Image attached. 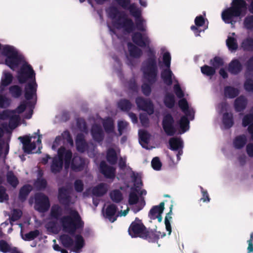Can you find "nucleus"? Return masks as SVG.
Here are the masks:
<instances>
[{
    "mask_svg": "<svg viewBox=\"0 0 253 253\" xmlns=\"http://www.w3.org/2000/svg\"><path fill=\"white\" fill-rule=\"evenodd\" d=\"M248 5L245 0H232L230 7L225 8L221 13L222 20L226 24H230L232 28L235 27L237 19L241 20L249 12L253 14V1L249 2Z\"/></svg>",
    "mask_w": 253,
    "mask_h": 253,
    "instance_id": "f257e3e1",
    "label": "nucleus"
},
{
    "mask_svg": "<svg viewBox=\"0 0 253 253\" xmlns=\"http://www.w3.org/2000/svg\"><path fill=\"white\" fill-rule=\"evenodd\" d=\"M63 229L72 236H75V249L79 250L83 248L84 241L82 235L77 234L75 235L77 230L82 229L84 226V222L77 211L70 209L69 215L63 216L60 219Z\"/></svg>",
    "mask_w": 253,
    "mask_h": 253,
    "instance_id": "f03ea898",
    "label": "nucleus"
},
{
    "mask_svg": "<svg viewBox=\"0 0 253 253\" xmlns=\"http://www.w3.org/2000/svg\"><path fill=\"white\" fill-rule=\"evenodd\" d=\"M106 12L108 16L115 20L114 25L117 28H123L127 33L135 30V27L133 20L127 17L125 11H120L117 7L111 6L106 10Z\"/></svg>",
    "mask_w": 253,
    "mask_h": 253,
    "instance_id": "7ed1b4c3",
    "label": "nucleus"
},
{
    "mask_svg": "<svg viewBox=\"0 0 253 253\" xmlns=\"http://www.w3.org/2000/svg\"><path fill=\"white\" fill-rule=\"evenodd\" d=\"M72 156L71 150H66L64 146L60 147L57 151V156L52 158L50 166L51 172L56 174L61 171L63 168V160H64L65 168H68L70 165Z\"/></svg>",
    "mask_w": 253,
    "mask_h": 253,
    "instance_id": "20e7f679",
    "label": "nucleus"
},
{
    "mask_svg": "<svg viewBox=\"0 0 253 253\" xmlns=\"http://www.w3.org/2000/svg\"><path fill=\"white\" fill-rule=\"evenodd\" d=\"M141 70L147 82L151 84L156 82L158 73L157 59L147 58L142 62Z\"/></svg>",
    "mask_w": 253,
    "mask_h": 253,
    "instance_id": "39448f33",
    "label": "nucleus"
},
{
    "mask_svg": "<svg viewBox=\"0 0 253 253\" xmlns=\"http://www.w3.org/2000/svg\"><path fill=\"white\" fill-rule=\"evenodd\" d=\"M2 54L5 56V64L11 70H15L24 61V57L12 46L5 45L3 47Z\"/></svg>",
    "mask_w": 253,
    "mask_h": 253,
    "instance_id": "423d86ee",
    "label": "nucleus"
},
{
    "mask_svg": "<svg viewBox=\"0 0 253 253\" xmlns=\"http://www.w3.org/2000/svg\"><path fill=\"white\" fill-rule=\"evenodd\" d=\"M35 75L36 74L32 66L26 63L22 65L18 71L17 79L20 84H23L28 81L36 80Z\"/></svg>",
    "mask_w": 253,
    "mask_h": 253,
    "instance_id": "0eeeda50",
    "label": "nucleus"
},
{
    "mask_svg": "<svg viewBox=\"0 0 253 253\" xmlns=\"http://www.w3.org/2000/svg\"><path fill=\"white\" fill-rule=\"evenodd\" d=\"M48 197L43 193H37L35 196V209L40 212H45L50 208Z\"/></svg>",
    "mask_w": 253,
    "mask_h": 253,
    "instance_id": "6e6552de",
    "label": "nucleus"
},
{
    "mask_svg": "<svg viewBox=\"0 0 253 253\" xmlns=\"http://www.w3.org/2000/svg\"><path fill=\"white\" fill-rule=\"evenodd\" d=\"M162 126L164 132L168 136H173L177 129L175 126L173 117L170 113L164 115L162 122Z\"/></svg>",
    "mask_w": 253,
    "mask_h": 253,
    "instance_id": "1a4fd4ad",
    "label": "nucleus"
},
{
    "mask_svg": "<svg viewBox=\"0 0 253 253\" xmlns=\"http://www.w3.org/2000/svg\"><path fill=\"white\" fill-rule=\"evenodd\" d=\"M146 229V227L142 220L138 217H135L134 221L130 224L128 232L132 238H141Z\"/></svg>",
    "mask_w": 253,
    "mask_h": 253,
    "instance_id": "9d476101",
    "label": "nucleus"
},
{
    "mask_svg": "<svg viewBox=\"0 0 253 253\" xmlns=\"http://www.w3.org/2000/svg\"><path fill=\"white\" fill-rule=\"evenodd\" d=\"M131 39L135 45L141 47H148L151 43L148 35L139 32L134 33L132 35Z\"/></svg>",
    "mask_w": 253,
    "mask_h": 253,
    "instance_id": "9b49d317",
    "label": "nucleus"
},
{
    "mask_svg": "<svg viewBox=\"0 0 253 253\" xmlns=\"http://www.w3.org/2000/svg\"><path fill=\"white\" fill-rule=\"evenodd\" d=\"M165 236V233L162 234L161 232H158L155 229L153 230L146 228L141 238L146 240L150 243H155L158 242L160 236L162 238Z\"/></svg>",
    "mask_w": 253,
    "mask_h": 253,
    "instance_id": "f8f14e48",
    "label": "nucleus"
},
{
    "mask_svg": "<svg viewBox=\"0 0 253 253\" xmlns=\"http://www.w3.org/2000/svg\"><path fill=\"white\" fill-rule=\"evenodd\" d=\"M135 103L139 110L147 112L148 114L152 115L154 113V107L152 102L142 97H137L135 99Z\"/></svg>",
    "mask_w": 253,
    "mask_h": 253,
    "instance_id": "ddd939ff",
    "label": "nucleus"
},
{
    "mask_svg": "<svg viewBox=\"0 0 253 253\" xmlns=\"http://www.w3.org/2000/svg\"><path fill=\"white\" fill-rule=\"evenodd\" d=\"M37 84L36 80L29 82L24 87V97L27 100L32 99L34 96H36Z\"/></svg>",
    "mask_w": 253,
    "mask_h": 253,
    "instance_id": "4468645a",
    "label": "nucleus"
},
{
    "mask_svg": "<svg viewBox=\"0 0 253 253\" xmlns=\"http://www.w3.org/2000/svg\"><path fill=\"white\" fill-rule=\"evenodd\" d=\"M99 170L106 178L114 179L115 177L116 169L108 165L105 161L100 162Z\"/></svg>",
    "mask_w": 253,
    "mask_h": 253,
    "instance_id": "2eb2a0df",
    "label": "nucleus"
},
{
    "mask_svg": "<svg viewBox=\"0 0 253 253\" xmlns=\"http://www.w3.org/2000/svg\"><path fill=\"white\" fill-rule=\"evenodd\" d=\"M72 170L75 172L82 171L85 166V160L78 155H74L70 162Z\"/></svg>",
    "mask_w": 253,
    "mask_h": 253,
    "instance_id": "dca6fc26",
    "label": "nucleus"
},
{
    "mask_svg": "<svg viewBox=\"0 0 253 253\" xmlns=\"http://www.w3.org/2000/svg\"><path fill=\"white\" fill-rule=\"evenodd\" d=\"M93 139L98 143L103 141L104 138V133L101 126L98 124L92 125L90 130Z\"/></svg>",
    "mask_w": 253,
    "mask_h": 253,
    "instance_id": "f3484780",
    "label": "nucleus"
},
{
    "mask_svg": "<svg viewBox=\"0 0 253 253\" xmlns=\"http://www.w3.org/2000/svg\"><path fill=\"white\" fill-rule=\"evenodd\" d=\"M58 198L59 202L65 206H69L71 204L72 197L67 189L64 187L59 189Z\"/></svg>",
    "mask_w": 253,
    "mask_h": 253,
    "instance_id": "a211bd4d",
    "label": "nucleus"
},
{
    "mask_svg": "<svg viewBox=\"0 0 253 253\" xmlns=\"http://www.w3.org/2000/svg\"><path fill=\"white\" fill-rule=\"evenodd\" d=\"M117 210L118 208L116 205L114 204L109 205L106 209L105 217L110 222H114L117 220L118 217V215L115 216Z\"/></svg>",
    "mask_w": 253,
    "mask_h": 253,
    "instance_id": "6ab92c4d",
    "label": "nucleus"
},
{
    "mask_svg": "<svg viewBox=\"0 0 253 253\" xmlns=\"http://www.w3.org/2000/svg\"><path fill=\"white\" fill-rule=\"evenodd\" d=\"M248 104L247 98L241 95L237 97L234 101V106L237 112L243 111L246 108Z\"/></svg>",
    "mask_w": 253,
    "mask_h": 253,
    "instance_id": "aec40b11",
    "label": "nucleus"
},
{
    "mask_svg": "<svg viewBox=\"0 0 253 253\" xmlns=\"http://www.w3.org/2000/svg\"><path fill=\"white\" fill-rule=\"evenodd\" d=\"M242 69L243 66L238 59H233L229 64L228 70L231 74L237 75Z\"/></svg>",
    "mask_w": 253,
    "mask_h": 253,
    "instance_id": "412c9836",
    "label": "nucleus"
},
{
    "mask_svg": "<svg viewBox=\"0 0 253 253\" xmlns=\"http://www.w3.org/2000/svg\"><path fill=\"white\" fill-rule=\"evenodd\" d=\"M76 144L77 150L81 153L85 151L87 147V144L85 142L84 136L83 134H78L76 138Z\"/></svg>",
    "mask_w": 253,
    "mask_h": 253,
    "instance_id": "4be33fe9",
    "label": "nucleus"
},
{
    "mask_svg": "<svg viewBox=\"0 0 253 253\" xmlns=\"http://www.w3.org/2000/svg\"><path fill=\"white\" fill-rule=\"evenodd\" d=\"M3 76L1 79L0 84V90L1 91H3L5 87L11 84L13 79L12 74L8 72H3Z\"/></svg>",
    "mask_w": 253,
    "mask_h": 253,
    "instance_id": "5701e85b",
    "label": "nucleus"
},
{
    "mask_svg": "<svg viewBox=\"0 0 253 253\" xmlns=\"http://www.w3.org/2000/svg\"><path fill=\"white\" fill-rule=\"evenodd\" d=\"M107 191V184L105 183H101L92 188V194L96 197H101L104 195Z\"/></svg>",
    "mask_w": 253,
    "mask_h": 253,
    "instance_id": "b1692460",
    "label": "nucleus"
},
{
    "mask_svg": "<svg viewBox=\"0 0 253 253\" xmlns=\"http://www.w3.org/2000/svg\"><path fill=\"white\" fill-rule=\"evenodd\" d=\"M222 122L225 129H229L232 127L234 124L233 113L231 112L224 113L222 115Z\"/></svg>",
    "mask_w": 253,
    "mask_h": 253,
    "instance_id": "393cba45",
    "label": "nucleus"
},
{
    "mask_svg": "<svg viewBox=\"0 0 253 253\" xmlns=\"http://www.w3.org/2000/svg\"><path fill=\"white\" fill-rule=\"evenodd\" d=\"M32 190V187L30 184H26L20 188L18 198L21 202H24Z\"/></svg>",
    "mask_w": 253,
    "mask_h": 253,
    "instance_id": "a878e982",
    "label": "nucleus"
},
{
    "mask_svg": "<svg viewBox=\"0 0 253 253\" xmlns=\"http://www.w3.org/2000/svg\"><path fill=\"white\" fill-rule=\"evenodd\" d=\"M102 124L107 133L109 134L115 132L114 121L112 118L109 117L104 119Z\"/></svg>",
    "mask_w": 253,
    "mask_h": 253,
    "instance_id": "bb28decb",
    "label": "nucleus"
},
{
    "mask_svg": "<svg viewBox=\"0 0 253 253\" xmlns=\"http://www.w3.org/2000/svg\"><path fill=\"white\" fill-rule=\"evenodd\" d=\"M129 55L134 58H140L142 54V51L139 47L131 42L127 43Z\"/></svg>",
    "mask_w": 253,
    "mask_h": 253,
    "instance_id": "cd10ccee",
    "label": "nucleus"
},
{
    "mask_svg": "<svg viewBox=\"0 0 253 253\" xmlns=\"http://www.w3.org/2000/svg\"><path fill=\"white\" fill-rule=\"evenodd\" d=\"M169 149L172 151H177L183 147V141L180 138L172 137L169 140Z\"/></svg>",
    "mask_w": 253,
    "mask_h": 253,
    "instance_id": "c85d7f7f",
    "label": "nucleus"
},
{
    "mask_svg": "<svg viewBox=\"0 0 253 253\" xmlns=\"http://www.w3.org/2000/svg\"><path fill=\"white\" fill-rule=\"evenodd\" d=\"M247 142V137L245 134H242L237 136L234 139L233 144L234 147L236 149H241L243 148Z\"/></svg>",
    "mask_w": 253,
    "mask_h": 253,
    "instance_id": "c756f323",
    "label": "nucleus"
},
{
    "mask_svg": "<svg viewBox=\"0 0 253 253\" xmlns=\"http://www.w3.org/2000/svg\"><path fill=\"white\" fill-rule=\"evenodd\" d=\"M161 78L164 83L168 86H170L172 84V73L170 68L164 69L161 72Z\"/></svg>",
    "mask_w": 253,
    "mask_h": 253,
    "instance_id": "7c9ffc66",
    "label": "nucleus"
},
{
    "mask_svg": "<svg viewBox=\"0 0 253 253\" xmlns=\"http://www.w3.org/2000/svg\"><path fill=\"white\" fill-rule=\"evenodd\" d=\"M239 94L238 88L231 86H226L224 88V95L228 98H234Z\"/></svg>",
    "mask_w": 253,
    "mask_h": 253,
    "instance_id": "2f4dec72",
    "label": "nucleus"
},
{
    "mask_svg": "<svg viewBox=\"0 0 253 253\" xmlns=\"http://www.w3.org/2000/svg\"><path fill=\"white\" fill-rule=\"evenodd\" d=\"M7 183L12 187L15 188L19 184V180L12 170H9L6 174Z\"/></svg>",
    "mask_w": 253,
    "mask_h": 253,
    "instance_id": "473e14b6",
    "label": "nucleus"
},
{
    "mask_svg": "<svg viewBox=\"0 0 253 253\" xmlns=\"http://www.w3.org/2000/svg\"><path fill=\"white\" fill-rule=\"evenodd\" d=\"M106 160L111 165H115L118 161V156L115 150L111 148L108 149L106 153Z\"/></svg>",
    "mask_w": 253,
    "mask_h": 253,
    "instance_id": "72a5a7b5",
    "label": "nucleus"
},
{
    "mask_svg": "<svg viewBox=\"0 0 253 253\" xmlns=\"http://www.w3.org/2000/svg\"><path fill=\"white\" fill-rule=\"evenodd\" d=\"M165 203L161 202L158 206H153L150 210L148 216L151 219V217H155L159 213H163L164 210Z\"/></svg>",
    "mask_w": 253,
    "mask_h": 253,
    "instance_id": "f704fd0d",
    "label": "nucleus"
},
{
    "mask_svg": "<svg viewBox=\"0 0 253 253\" xmlns=\"http://www.w3.org/2000/svg\"><path fill=\"white\" fill-rule=\"evenodd\" d=\"M62 209L58 205L52 206L50 212L51 218L58 220L62 214Z\"/></svg>",
    "mask_w": 253,
    "mask_h": 253,
    "instance_id": "c9c22d12",
    "label": "nucleus"
},
{
    "mask_svg": "<svg viewBox=\"0 0 253 253\" xmlns=\"http://www.w3.org/2000/svg\"><path fill=\"white\" fill-rule=\"evenodd\" d=\"M165 105L169 109H172L175 105V100L174 95L171 93H167L164 99Z\"/></svg>",
    "mask_w": 253,
    "mask_h": 253,
    "instance_id": "e433bc0d",
    "label": "nucleus"
},
{
    "mask_svg": "<svg viewBox=\"0 0 253 253\" xmlns=\"http://www.w3.org/2000/svg\"><path fill=\"white\" fill-rule=\"evenodd\" d=\"M118 107L123 111L129 112L132 107V104L128 99H121L118 102Z\"/></svg>",
    "mask_w": 253,
    "mask_h": 253,
    "instance_id": "4c0bfd02",
    "label": "nucleus"
},
{
    "mask_svg": "<svg viewBox=\"0 0 253 253\" xmlns=\"http://www.w3.org/2000/svg\"><path fill=\"white\" fill-rule=\"evenodd\" d=\"M60 240L62 245L66 248H70L74 245V240L69 235L63 234L61 235Z\"/></svg>",
    "mask_w": 253,
    "mask_h": 253,
    "instance_id": "58836bf2",
    "label": "nucleus"
},
{
    "mask_svg": "<svg viewBox=\"0 0 253 253\" xmlns=\"http://www.w3.org/2000/svg\"><path fill=\"white\" fill-rule=\"evenodd\" d=\"M111 200L116 203H119L123 200V196L119 190H114L110 193Z\"/></svg>",
    "mask_w": 253,
    "mask_h": 253,
    "instance_id": "ea45409f",
    "label": "nucleus"
},
{
    "mask_svg": "<svg viewBox=\"0 0 253 253\" xmlns=\"http://www.w3.org/2000/svg\"><path fill=\"white\" fill-rule=\"evenodd\" d=\"M189 121L186 116H183L181 117L179 125L182 133H184L189 129Z\"/></svg>",
    "mask_w": 253,
    "mask_h": 253,
    "instance_id": "a19ab883",
    "label": "nucleus"
},
{
    "mask_svg": "<svg viewBox=\"0 0 253 253\" xmlns=\"http://www.w3.org/2000/svg\"><path fill=\"white\" fill-rule=\"evenodd\" d=\"M173 205L171 204L169 207V211L167 214L165 218V224L166 225V229L169 232L168 234L169 235L171 233V227L170 223V220L172 218L171 215L172 214Z\"/></svg>",
    "mask_w": 253,
    "mask_h": 253,
    "instance_id": "79ce46f5",
    "label": "nucleus"
},
{
    "mask_svg": "<svg viewBox=\"0 0 253 253\" xmlns=\"http://www.w3.org/2000/svg\"><path fill=\"white\" fill-rule=\"evenodd\" d=\"M126 10H128L131 15H132L135 18H138L141 16V11L136 6L134 3H130Z\"/></svg>",
    "mask_w": 253,
    "mask_h": 253,
    "instance_id": "37998d69",
    "label": "nucleus"
},
{
    "mask_svg": "<svg viewBox=\"0 0 253 253\" xmlns=\"http://www.w3.org/2000/svg\"><path fill=\"white\" fill-rule=\"evenodd\" d=\"M244 50L253 51V39L248 38L244 40L241 43Z\"/></svg>",
    "mask_w": 253,
    "mask_h": 253,
    "instance_id": "c03bdc74",
    "label": "nucleus"
},
{
    "mask_svg": "<svg viewBox=\"0 0 253 253\" xmlns=\"http://www.w3.org/2000/svg\"><path fill=\"white\" fill-rule=\"evenodd\" d=\"M226 42L229 50L235 51L237 49L238 45L235 38L228 37L226 40Z\"/></svg>",
    "mask_w": 253,
    "mask_h": 253,
    "instance_id": "a18cd8bd",
    "label": "nucleus"
},
{
    "mask_svg": "<svg viewBox=\"0 0 253 253\" xmlns=\"http://www.w3.org/2000/svg\"><path fill=\"white\" fill-rule=\"evenodd\" d=\"M9 92L14 98H19L22 94V88L17 85H13L9 87Z\"/></svg>",
    "mask_w": 253,
    "mask_h": 253,
    "instance_id": "49530a36",
    "label": "nucleus"
},
{
    "mask_svg": "<svg viewBox=\"0 0 253 253\" xmlns=\"http://www.w3.org/2000/svg\"><path fill=\"white\" fill-rule=\"evenodd\" d=\"M201 71L203 74L207 76L211 77L215 73V69L211 66L205 65L201 67Z\"/></svg>",
    "mask_w": 253,
    "mask_h": 253,
    "instance_id": "de8ad7c7",
    "label": "nucleus"
},
{
    "mask_svg": "<svg viewBox=\"0 0 253 253\" xmlns=\"http://www.w3.org/2000/svg\"><path fill=\"white\" fill-rule=\"evenodd\" d=\"M40 234V232L38 230L36 229L34 231H31L28 233L25 234L22 236V239L25 241H32L36 238Z\"/></svg>",
    "mask_w": 253,
    "mask_h": 253,
    "instance_id": "09e8293b",
    "label": "nucleus"
},
{
    "mask_svg": "<svg viewBox=\"0 0 253 253\" xmlns=\"http://www.w3.org/2000/svg\"><path fill=\"white\" fill-rule=\"evenodd\" d=\"M137 189L131 191L128 196V203L130 205L136 204L139 201V197L136 194Z\"/></svg>",
    "mask_w": 253,
    "mask_h": 253,
    "instance_id": "8fccbe9b",
    "label": "nucleus"
},
{
    "mask_svg": "<svg viewBox=\"0 0 253 253\" xmlns=\"http://www.w3.org/2000/svg\"><path fill=\"white\" fill-rule=\"evenodd\" d=\"M244 27L249 30H253V15L246 16L243 22Z\"/></svg>",
    "mask_w": 253,
    "mask_h": 253,
    "instance_id": "3c124183",
    "label": "nucleus"
},
{
    "mask_svg": "<svg viewBox=\"0 0 253 253\" xmlns=\"http://www.w3.org/2000/svg\"><path fill=\"white\" fill-rule=\"evenodd\" d=\"M210 64L212 66V67L217 69L224 64L223 59L218 56H216L213 59H211Z\"/></svg>",
    "mask_w": 253,
    "mask_h": 253,
    "instance_id": "603ef678",
    "label": "nucleus"
},
{
    "mask_svg": "<svg viewBox=\"0 0 253 253\" xmlns=\"http://www.w3.org/2000/svg\"><path fill=\"white\" fill-rule=\"evenodd\" d=\"M135 26L137 30L142 32H145L146 28L144 25V21L141 17V16H140V17H139L138 18H135Z\"/></svg>",
    "mask_w": 253,
    "mask_h": 253,
    "instance_id": "864d4df0",
    "label": "nucleus"
},
{
    "mask_svg": "<svg viewBox=\"0 0 253 253\" xmlns=\"http://www.w3.org/2000/svg\"><path fill=\"white\" fill-rule=\"evenodd\" d=\"M32 103L30 101L26 102L23 101L20 103V104L14 110H12V113H17L18 114H21L25 110L27 105L31 106Z\"/></svg>",
    "mask_w": 253,
    "mask_h": 253,
    "instance_id": "5fc2aeb1",
    "label": "nucleus"
},
{
    "mask_svg": "<svg viewBox=\"0 0 253 253\" xmlns=\"http://www.w3.org/2000/svg\"><path fill=\"white\" fill-rule=\"evenodd\" d=\"M12 248L6 241L0 240V251L1 252L3 253L10 252L12 250Z\"/></svg>",
    "mask_w": 253,
    "mask_h": 253,
    "instance_id": "6e6d98bb",
    "label": "nucleus"
},
{
    "mask_svg": "<svg viewBox=\"0 0 253 253\" xmlns=\"http://www.w3.org/2000/svg\"><path fill=\"white\" fill-rule=\"evenodd\" d=\"M61 139L63 138L66 140L68 143L71 146H73L74 144L73 140L72 137L68 130H66L63 132L61 134Z\"/></svg>",
    "mask_w": 253,
    "mask_h": 253,
    "instance_id": "4d7b16f0",
    "label": "nucleus"
},
{
    "mask_svg": "<svg viewBox=\"0 0 253 253\" xmlns=\"http://www.w3.org/2000/svg\"><path fill=\"white\" fill-rule=\"evenodd\" d=\"M147 83H143L141 85L142 92L143 94L146 96L150 95L151 92V84L148 82Z\"/></svg>",
    "mask_w": 253,
    "mask_h": 253,
    "instance_id": "13d9d810",
    "label": "nucleus"
},
{
    "mask_svg": "<svg viewBox=\"0 0 253 253\" xmlns=\"http://www.w3.org/2000/svg\"><path fill=\"white\" fill-rule=\"evenodd\" d=\"M253 122V113H250L246 115L243 118L242 125L243 126L246 127L248 126H249Z\"/></svg>",
    "mask_w": 253,
    "mask_h": 253,
    "instance_id": "bf43d9fd",
    "label": "nucleus"
},
{
    "mask_svg": "<svg viewBox=\"0 0 253 253\" xmlns=\"http://www.w3.org/2000/svg\"><path fill=\"white\" fill-rule=\"evenodd\" d=\"M6 189L3 186H0V203L9 200V196L6 192Z\"/></svg>",
    "mask_w": 253,
    "mask_h": 253,
    "instance_id": "052dcab7",
    "label": "nucleus"
},
{
    "mask_svg": "<svg viewBox=\"0 0 253 253\" xmlns=\"http://www.w3.org/2000/svg\"><path fill=\"white\" fill-rule=\"evenodd\" d=\"M178 105L182 111L187 114V112L188 111L189 106L186 99L185 98H182L178 101Z\"/></svg>",
    "mask_w": 253,
    "mask_h": 253,
    "instance_id": "680f3d73",
    "label": "nucleus"
},
{
    "mask_svg": "<svg viewBox=\"0 0 253 253\" xmlns=\"http://www.w3.org/2000/svg\"><path fill=\"white\" fill-rule=\"evenodd\" d=\"M22 212L20 210L14 209L12 213L11 216L10 217V221H16L19 220L22 216Z\"/></svg>",
    "mask_w": 253,
    "mask_h": 253,
    "instance_id": "e2e57ef3",
    "label": "nucleus"
},
{
    "mask_svg": "<svg viewBox=\"0 0 253 253\" xmlns=\"http://www.w3.org/2000/svg\"><path fill=\"white\" fill-rule=\"evenodd\" d=\"M74 189L77 192L81 193L84 190V185L82 180L77 179L74 182Z\"/></svg>",
    "mask_w": 253,
    "mask_h": 253,
    "instance_id": "0e129e2a",
    "label": "nucleus"
},
{
    "mask_svg": "<svg viewBox=\"0 0 253 253\" xmlns=\"http://www.w3.org/2000/svg\"><path fill=\"white\" fill-rule=\"evenodd\" d=\"M129 124L127 122L123 121H119L118 123V127L119 134L120 136L122 135L123 132V130L127 128Z\"/></svg>",
    "mask_w": 253,
    "mask_h": 253,
    "instance_id": "69168bd1",
    "label": "nucleus"
},
{
    "mask_svg": "<svg viewBox=\"0 0 253 253\" xmlns=\"http://www.w3.org/2000/svg\"><path fill=\"white\" fill-rule=\"evenodd\" d=\"M152 167L154 169L159 170L162 167V163L158 157L154 158L151 162Z\"/></svg>",
    "mask_w": 253,
    "mask_h": 253,
    "instance_id": "338daca9",
    "label": "nucleus"
},
{
    "mask_svg": "<svg viewBox=\"0 0 253 253\" xmlns=\"http://www.w3.org/2000/svg\"><path fill=\"white\" fill-rule=\"evenodd\" d=\"M244 88L247 91L253 93V80L251 79H247L244 83Z\"/></svg>",
    "mask_w": 253,
    "mask_h": 253,
    "instance_id": "774afa93",
    "label": "nucleus"
}]
</instances>
